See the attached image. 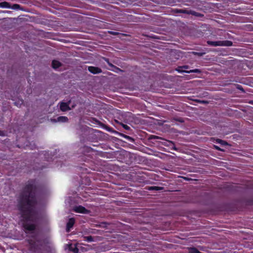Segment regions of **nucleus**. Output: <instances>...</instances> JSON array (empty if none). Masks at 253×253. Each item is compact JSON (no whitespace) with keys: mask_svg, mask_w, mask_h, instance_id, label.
I'll return each mask as SVG.
<instances>
[{"mask_svg":"<svg viewBox=\"0 0 253 253\" xmlns=\"http://www.w3.org/2000/svg\"><path fill=\"white\" fill-rule=\"evenodd\" d=\"M0 7L2 8H10V4L6 1L0 2Z\"/></svg>","mask_w":253,"mask_h":253,"instance_id":"7","label":"nucleus"},{"mask_svg":"<svg viewBox=\"0 0 253 253\" xmlns=\"http://www.w3.org/2000/svg\"><path fill=\"white\" fill-rule=\"evenodd\" d=\"M161 189H162V188L158 187H152L150 188H149V189H156V190H157Z\"/></svg>","mask_w":253,"mask_h":253,"instance_id":"15","label":"nucleus"},{"mask_svg":"<svg viewBox=\"0 0 253 253\" xmlns=\"http://www.w3.org/2000/svg\"><path fill=\"white\" fill-rule=\"evenodd\" d=\"M61 65V63L57 60H53L52 61V66L54 69H57Z\"/></svg>","mask_w":253,"mask_h":253,"instance_id":"8","label":"nucleus"},{"mask_svg":"<svg viewBox=\"0 0 253 253\" xmlns=\"http://www.w3.org/2000/svg\"><path fill=\"white\" fill-rule=\"evenodd\" d=\"M84 240L88 242H90L93 241V239H92V237H91V236L84 237Z\"/></svg>","mask_w":253,"mask_h":253,"instance_id":"12","label":"nucleus"},{"mask_svg":"<svg viewBox=\"0 0 253 253\" xmlns=\"http://www.w3.org/2000/svg\"><path fill=\"white\" fill-rule=\"evenodd\" d=\"M207 43L209 45L216 46H230L232 45V42L230 41H208Z\"/></svg>","mask_w":253,"mask_h":253,"instance_id":"2","label":"nucleus"},{"mask_svg":"<svg viewBox=\"0 0 253 253\" xmlns=\"http://www.w3.org/2000/svg\"><path fill=\"white\" fill-rule=\"evenodd\" d=\"M36 188L33 184L28 185L25 188V193L20 201V210L22 216L26 220H33L34 212L33 207L36 205Z\"/></svg>","mask_w":253,"mask_h":253,"instance_id":"1","label":"nucleus"},{"mask_svg":"<svg viewBox=\"0 0 253 253\" xmlns=\"http://www.w3.org/2000/svg\"><path fill=\"white\" fill-rule=\"evenodd\" d=\"M187 72V73H199V72H200V70L199 69H195V70H190Z\"/></svg>","mask_w":253,"mask_h":253,"instance_id":"14","label":"nucleus"},{"mask_svg":"<svg viewBox=\"0 0 253 253\" xmlns=\"http://www.w3.org/2000/svg\"><path fill=\"white\" fill-rule=\"evenodd\" d=\"M214 147L217 150H220V151H222V150H221V149L219 148V147L217 146H214Z\"/></svg>","mask_w":253,"mask_h":253,"instance_id":"16","label":"nucleus"},{"mask_svg":"<svg viewBox=\"0 0 253 253\" xmlns=\"http://www.w3.org/2000/svg\"><path fill=\"white\" fill-rule=\"evenodd\" d=\"M73 252H74L75 253H78V250H77V249H75V250H73Z\"/></svg>","mask_w":253,"mask_h":253,"instance_id":"17","label":"nucleus"},{"mask_svg":"<svg viewBox=\"0 0 253 253\" xmlns=\"http://www.w3.org/2000/svg\"><path fill=\"white\" fill-rule=\"evenodd\" d=\"M57 121L64 123L68 121V118L65 116H60L57 118Z\"/></svg>","mask_w":253,"mask_h":253,"instance_id":"10","label":"nucleus"},{"mask_svg":"<svg viewBox=\"0 0 253 253\" xmlns=\"http://www.w3.org/2000/svg\"><path fill=\"white\" fill-rule=\"evenodd\" d=\"M60 109L62 111H66L70 109V108L68 106V104H67V103H64V102L61 103Z\"/></svg>","mask_w":253,"mask_h":253,"instance_id":"6","label":"nucleus"},{"mask_svg":"<svg viewBox=\"0 0 253 253\" xmlns=\"http://www.w3.org/2000/svg\"><path fill=\"white\" fill-rule=\"evenodd\" d=\"M20 8V5L17 4H14L12 6H10L11 9H18Z\"/></svg>","mask_w":253,"mask_h":253,"instance_id":"11","label":"nucleus"},{"mask_svg":"<svg viewBox=\"0 0 253 253\" xmlns=\"http://www.w3.org/2000/svg\"><path fill=\"white\" fill-rule=\"evenodd\" d=\"M178 71H179V72H183V70H180H180H178Z\"/></svg>","mask_w":253,"mask_h":253,"instance_id":"18","label":"nucleus"},{"mask_svg":"<svg viewBox=\"0 0 253 253\" xmlns=\"http://www.w3.org/2000/svg\"><path fill=\"white\" fill-rule=\"evenodd\" d=\"M88 70L93 74H98L101 72V70L98 67L89 66L88 68Z\"/></svg>","mask_w":253,"mask_h":253,"instance_id":"4","label":"nucleus"},{"mask_svg":"<svg viewBox=\"0 0 253 253\" xmlns=\"http://www.w3.org/2000/svg\"><path fill=\"white\" fill-rule=\"evenodd\" d=\"M217 141L219 143H220L221 144L223 145H227V143H226V142L224 141H222L221 140H219V139H218L217 140Z\"/></svg>","mask_w":253,"mask_h":253,"instance_id":"13","label":"nucleus"},{"mask_svg":"<svg viewBox=\"0 0 253 253\" xmlns=\"http://www.w3.org/2000/svg\"><path fill=\"white\" fill-rule=\"evenodd\" d=\"M25 228L28 230L32 231L35 228V226L34 224H29L26 223L25 225Z\"/></svg>","mask_w":253,"mask_h":253,"instance_id":"9","label":"nucleus"},{"mask_svg":"<svg viewBox=\"0 0 253 253\" xmlns=\"http://www.w3.org/2000/svg\"><path fill=\"white\" fill-rule=\"evenodd\" d=\"M73 211L76 212L86 214L89 211L81 206H76L74 208Z\"/></svg>","mask_w":253,"mask_h":253,"instance_id":"3","label":"nucleus"},{"mask_svg":"<svg viewBox=\"0 0 253 253\" xmlns=\"http://www.w3.org/2000/svg\"><path fill=\"white\" fill-rule=\"evenodd\" d=\"M75 223V220L73 218H71L69 219L67 224V232H69L70 229L72 227L74 224Z\"/></svg>","mask_w":253,"mask_h":253,"instance_id":"5","label":"nucleus"}]
</instances>
